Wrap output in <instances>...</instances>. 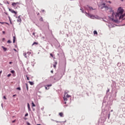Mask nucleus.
<instances>
[{
  "instance_id": "46",
  "label": "nucleus",
  "mask_w": 125,
  "mask_h": 125,
  "mask_svg": "<svg viewBox=\"0 0 125 125\" xmlns=\"http://www.w3.org/2000/svg\"><path fill=\"white\" fill-rule=\"evenodd\" d=\"M64 104H67V102H65L64 103Z\"/></svg>"
},
{
  "instance_id": "3",
  "label": "nucleus",
  "mask_w": 125,
  "mask_h": 125,
  "mask_svg": "<svg viewBox=\"0 0 125 125\" xmlns=\"http://www.w3.org/2000/svg\"><path fill=\"white\" fill-rule=\"evenodd\" d=\"M9 10L10 11V12H11L12 13H14L16 15V14H17V12H16L12 9L9 8Z\"/></svg>"
},
{
  "instance_id": "39",
  "label": "nucleus",
  "mask_w": 125,
  "mask_h": 125,
  "mask_svg": "<svg viewBox=\"0 0 125 125\" xmlns=\"http://www.w3.org/2000/svg\"><path fill=\"white\" fill-rule=\"evenodd\" d=\"M7 4H9V2L7 1Z\"/></svg>"
},
{
  "instance_id": "49",
  "label": "nucleus",
  "mask_w": 125,
  "mask_h": 125,
  "mask_svg": "<svg viewBox=\"0 0 125 125\" xmlns=\"http://www.w3.org/2000/svg\"><path fill=\"white\" fill-rule=\"evenodd\" d=\"M122 1H124V0H121Z\"/></svg>"
},
{
  "instance_id": "28",
  "label": "nucleus",
  "mask_w": 125,
  "mask_h": 125,
  "mask_svg": "<svg viewBox=\"0 0 125 125\" xmlns=\"http://www.w3.org/2000/svg\"><path fill=\"white\" fill-rule=\"evenodd\" d=\"M50 55L51 56V57H53V55L52 53H50Z\"/></svg>"
},
{
  "instance_id": "17",
  "label": "nucleus",
  "mask_w": 125,
  "mask_h": 125,
  "mask_svg": "<svg viewBox=\"0 0 125 125\" xmlns=\"http://www.w3.org/2000/svg\"><path fill=\"white\" fill-rule=\"evenodd\" d=\"M105 1L107 3H112V2H111V1H109V0L108 1L106 0Z\"/></svg>"
},
{
  "instance_id": "19",
  "label": "nucleus",
  "mask_w": 125,
  "mask_h": 125,
  "mask_svg": "<svg viewBox=\"0 0 125 125\" xmlns=\"http://www.w3.org/2000/svg\"><path fill=\"white\" fill-rule=\"evenodd\" d=\"M11 73L12 74H14V73H15V71H14V70H11Z\"/></svg>"
},
{
  "instance_id": "36",
  "label": "nucleus",
  "mask_w": 125,
  "mask_h": 125,
  "mask_svg": "<svg viewBox=\"0 0 125 125\" xmlns=\"http://www.w3.org/2000/svg\"><path fill=\"white\" fill-rule=\"evenodd\" d=\"M2 34H5V32L3 31H2Z\"/></svg>"
},
{
  "instance_id": "25",
  "label": "nucleus",
  "mask_w": 125,
  "mask_h": 125,
  "mask_svg": "<svg viewBox=\"0 0 125 125\" xmlns=\"http://www.w3.org/2000/svg\"><path fill=\"white\" fill-rule=\"evenodd\" d=\"M40 21H43L42 18H41V19H40Z\"/></svg>"
},
{
  "instance_id": "44",
  "label": "nucleus",
  "mask_w": 125,
  "mask_h": 125,
  "mask_svg": "<svg viewBox=\"0 0 125 125\" xmlns=\"http://www.w3.org/2000/svg\"><path fill=\"white\" fill-rule=\"evenodd\" d=\"M0 24H3V22H0Z\"/></svg>"
},
{
  "instance_id": "31",
  "label": "nucleus",
  "mask_w": 125,
  "mask_h": 125,
  "mask_svg": "<svg viewBox=\"0 0 125 125\" xmlns=\"http://www.w3.org/2000/svg\"><path fill=\"white\" fill-rule=\"evenodd\" d=\"M28 113H26L25 115V117H27L28 116Z\"/></svg>"
},
{
  "instance_id": "37",
  "label": "nucleus",
  "mask_w": 125,
  "mask_h": 125,
  "mask_svg": "<svg viewBox=\"0 0 125 125\" xmlns=\"http://www.w3.org/2000/svg\"><path fill=\"white\" fill-rule=\"evenodd\" d=\"M26 54H24L25 57H26V58H27V56H26Z\"/></svg>"
},
{
  "instance_id": "30",
  "label": "nucleus",
  "mask_w": 125,
  "mask_h": 125,
  "mask_svg": "<svg viewBox=\"0 0 125 125\" xmlns=\"http://www.w3.org/2000/svg\"><path fill=\"white\" fill-rule=\"evenodd\" d=\"M53 79V76H51L50 77V80H52Z\"/></svg>"
},
{
  "instance_id": "35",
  "label": "nucleus",
  "mask_w": 125,
  "mask_h": 125,
  "mask_svg": "<svg viewBox=\"0 0 125 125\" xmlns=\"http://www.w3.org/2000/svg\"><path fill=\"white\" fill-rule=\"evenodd\" d=\"M14 51H15L16 52H17V50L16 49H14Z\"/></svg>"
},
{
  "instance_id": "12",
  "label": "nucleus",
  "mask_w": 125,
  "mask_h": 125,
  "mask_svg": "<svg viewBox=\"0 0 125 125\" xmlns=\"http://www.w3.org/2000/svg\"><path fill=\"white\" fill-rule=\"evenodd\" d=\"M66 97H63L64 101H68V99Z\"/></svg>"
},
{
  "instance_id": "45",
  "label": "nucleus",
  "mask_w": 125,
  "mask_h": 125,
  "mask_svg": "<svg viewBox=\"0 0 125 125\" xmlns=\"http://www.w3.org/2000/svg\"><path fill=\"white\" fill-rule=\"evenodd\" d=\"M51 73H53V70H51Z\"/></svg>"
},
{
  "instance_id": "29",
  "label": "nucleus",
  "mask_w": 125,
  "mask_h": 125,
  "mask_svg": "<svg viewBox=\"0 0 125 125\" xmlns=\"http://www.w3.org/2000/svg\"><path fill=\"white\" fill-rule=\"evenodd\" d=\"M11 76V74H9L8 75H7V77H9Z\"/></svg>"
},
{
  "instance_id": "33",
  "label": "nucleus",
  "mask_w": 125,
  "mask_h": 125,
  "mask_svg": "<svg viewBox=\"0 0 125 125\" xmlns=\"http://www.w3.org/2000/svg\"><path fill=\"white\" fill-rule=\"evenodd\" d=\"M16 121V120H15L13 121L12 122V123H15Z\"/></svg>"
},
{
  "instance_id": "5",
  "label": "nucleus",
  "mask_w": 125,
  "mask_h": 125,
  "mask_svg": "<svg viewBox=\"0 0 125 125\" xmlns=\"http://www.w3.org/2000/svg\"><path fill=\"white\" fill-rule=\"evenodd\" d=\"M89 16L90 18H91V19H95V18H96L95 16H94V15H90Z\"/></svg>"
},
{
  "instance_id": "9",
  "label": "nucleus",
  "mask_w": 125,
  "mask_h": 125,
  "mask_svg": "<svg viewBox=\"0 0 125 125\" xmlns=\"http://www.w3.org/2000/svg\"><path fill=\"white\" fill-rule=\"evenodd\" d=\"M27 107L29 111H31V107H30V104L29 103L27 104Z\"/></svg>"
},
{
  "instance_id": "34",
  "label": "nucleus",
  "mask_w": 125,
  "mask_h": 125,
  "mask_svg": "<svg viewBox=\"0 0 125 125\" xmlns=\"http://www.w3.org/2000/svg\"><path fill=\"white\" fill-rule=\"evenodd\" d=\"M3 98H4V99L6 100V97H5V96H3Z\"/></svg>"
},
{
  "instance_id": "18",
  "label": "nucleus",
  "mask_w": 125,
  "mask_h": 125,
  "mask_svg": "<svg viewBox=\"0 0 125 125\" xmlns=\"http://www.w3.org/2000/svg\"><path fill=\"white\" fill-rule=\"evenodd\" d=\"M69 97H71V96H70V95H68V94H67V95H66V98H69Z\"/></svg>"
},
{
  "instance_id": "42",
  "label": "nucleus",
  "mask_w": 125,
  "mask_h": 125,
  "mask_svg": "<svg viewBox=\"0 0 125 125\" xmlns=\"http://www.w3.org/2000/svg\"><path fill=\"white\" fill-rule=\"evenodd\" d=\"M4 40H5V39L3 38V39H2V41L3 42V41H4Z\"/></svg>"
},
{
  "instance_id": "27",
  "label": "nucleus",
  "mask_w": 125,
  "mask_h": 125,
  "mask_svg": "<svg viewBox=\"0 0 125 125\" xmlns=\"http://www.w3.org/2000/svg\"><path fill=\"white\" fill-rule=\"evenodd\" d=\"M80 10H81V11H82L83 13V10L82 8H81Z\"/></svg>"
},
{
  "instance_id": "47",
  "label": "nucleus",
  "mask_w": 125,
  "mask_h": 125,
  "mask_svg": "<svg viewBox=\"0 0 125 125\" xmlns=\"http://www.w3.org/2000/svg\"><path fill=\"white\" fill-rule=\"evenodd\" d=\"M4 49H5V50H6V48H4Z\"/></svg>"
},
{
  "instance_id": "41",
  "label": "nucleus",
  "mask_w": 125,
  "mask_h": 125,
  "mask_svg": "<svg viewBox=\"0 0 125 125\" xmlns=\"http://www.w3.org/2000/svg\"><path fill=\"white\" fill-rule=\"evenodd\" d=\"M110 113L108 114V119H109V118H110Z\"/></svg>"
},
{
  "instance_id": "4",
  "label": "nucleus",
  "mask_w": 125,
  "mask_h": 125,
  "mask_svg": "<svg viewBox=\"0 0 125 125\" xmlns=\"http://www.w3.org/2000/svg\"><path fill=\"white\" fill-rule=\"evenodd\" d=\"M21 21H22V20L21 19V18L20 17V16H19L18 17L17 22H18V23H21Z\"/></svg>"
},
{
  "instance_id": "14",
  "label": "nucleus",
  "mask_w": 125,
  "mask_h": 125,
  "mask_svg": "<svg viewBox=\"0 0 125 125\" xmlns=\"http://www.w3.org/2000/svg\"><path fill=\"white\" fill-rule=\"evenodd\" d=\"M32 107H36V105L34 103V102H32Z\"/></svg>"
},
{
  "instance_id": "32",
  "label": "nucleus",
  "mask_w": 125,
  "mask_h": 125,
  "mask_svg": "<svg viewBox=\"0 0 125 125\" xmlns=\"http://www.w3.org/2000/svg\"><path fill=\"white\" fill-rule=\"evenodd\" d=\"M1 73H2V70H1L0 71V75H1Z\"/></svg>"
},
{
  "instance_id": "2",
  "label": "nucleus",
  "mask_w": 125,
  "mask_h": 125,
  "mask_svg": "<svg viewBox=\"0 0 125 125\" xmlns=\"http://www.w3.org/2000/svg\"><path fill=\"white\" fill-rule=\"evenodd\" d=\"M107 6L106 5V3H104L101 4V9H103V8H104V10H106V7H107Z\"/></svg>"
},
{
  "instance_id": "6",
  "label": "nucleus",
  "mask_w": 125,
  "mask_h": 125,
  "mask_svg": "<svg viewBox=\"0 0 125 125\" xmlns=\"http://www.w3.org/2000/svg\"><path fill=\"white\" fill-rule=\"evenodd\" d=\"M59 115L61 117H64V114L63 113V112H60V113H59Z\"/></svg>"
},
{
  "instance_id": "1",
  "label": "nucleus",
  "mask_w": 125,
  "mask_h": 125,
  "mask_svg": "<svg viewBox=\"0 0 125 125\" xmlns=\"http://www.w3.org/2000/svg\"><path fill=\"white\" fill-rule=\"evenodd\" d=\"M105 11L107 12V13H109V12H112L111 19L113 21L121 20V19H123V18H124V16L123 15V13H124V9L122 7H119L118 8L116 13L114 12V10H113V9L111 7H109L108 6L106 7Z\"/></svg>"
},
{
  "instance_id": "38",
  "label": "nucleus",
  "mask_w": 125,
  "mask_h": 125,
  "mask_svg": "<svg viewBox=\"0 0 125 125\" xmlns=\"http://www.w3.org/2000/svg\"><path fill=\"white\" fill-rule=\"evenodd\" d=\"M9 63V64H12V62H10Z\"/></svg>"
},
{
  "instance_id": "48",
  "label": "nucleus",
  "mask_w": 125,
  "mask_h": 125,
  "mask_svg": "<svg viewBox=\"0 0 125 125\" xmlns=\"http://www.w3.org/2000/svg\"><path fill=\"white\" fill-rule=\"evenodd\" d=\"M15 95H14L13 96L14 97V96H15Z\"/></svg>"
},
{
  "instance_id": "24",
  "label": "nucleus",
  "mask_w": 125,
  "mask_h": 125,
  "mask_svg": "<svg viewBox=\"0 0 125 125\" xmlns=\"http://www.w3.org/2000/svg\"><path fill=\"white\" fill-rule=\"evenodd\" d=\"M89 9L90 10H91V9L93 10V8H92L91 7H89Z\"/></svg>"
},
{
  "instance_id": "43",
  "label": "nucleus",
  "mask_w": 125,
  "mask_h": 125,
  "mask_svg": "<svg viewBox=\"0 0 125 125\" xmlns=\"http://www.w3.org/2000/svg\"><path fill=\"white\" fill-rule=\"evenodd\" d=\"M27 125H30L31 124H30V123H27Z\"/></svg>"
},
{
  "instance_id": "11",
  "label": "nucleus",
  "mask_w": 125,
  "mask_h": 125,
  "mask_svg": "<svg viewBox=\"0 0 125 125\" xmlns=\"http://www.w3.org/2000/svg\"><path fill=\"white\" fill-rule=\"evenodd\" d=\"M93 33H94V35H98L97 31H96V30L94 31Z\"/></svg>"
},
{
  "instance_id": "13",
  "label": "nucleus",
  "mask_w": 125,
  "mask_h": 125,
  "mask_svg": "<svg viewBox=\"0 0 125 125\" xmlns=\"http://www.w3.org/2000/svg\"><path fill=\"white\" fill-rule=\"evenodd\" d=\"M25 84L26 86L27 91H28L29 90V87L28 86V84L26 83Z\"/></svg>"
},
{
  "instance_id": "40",
  "label": "nucleus",
  "mask_w": 125,
  "mask_h": 125,
  "mask_svg": "<svg viewBox=\"0 0 125 125\" xmlns=\"http://www.w3.org/2000/svg\"><path fill=\"white\" fill-rule=\"evenodd\" d=\"M32 35H33V36H35V32H33V34H32Z\"/></svg>"
},
{
  "instance_id": "23",
  "label": "nucleus",
  "mask_w": 125,
  "mask_h": 125,
  "mask_svg": "<svg viewBox=\"0 0 125 125\" xmlns=\"http://www.w3.org/2000/svg\"><path fill=\"white\" fill-rule=\"evenodd\" d=\"M45 88L46 90L49 89V88H47V87H46V86H45Z\"/></svg>"
},
{
  "instance_id": "8",
  "label": "nucleus",
  "mask_w": 125,
  "mask_h": 125,
  "mask_svg": "<svg viewBox=\"0 0 125 125\" xmlns=\"http://www.w3.org/2000/svg\"><path fill=\"white\" fill-rule=\"evenodd\" d=\"M56 65H57V62H55L54 64H53V67L55 68V69L56 68Z\"/></svg>"
},
{
  "instance_id": "26",
  "label": "nucleus",
  "mask_w": 125,
  "mask_h": 125,
  "mask_svg": "<svg viewBox=\"0 0 125 125\" xmlns=\"http://www.w3.org/2000/svg\"><path fill=\"white\" fill-rule=\"evenodd\" d=\"M26 78L27 81H30V79L28 77V76H26Z\"/></svg>"
},
{
  "instance_id": "15",
  "label": "nucleus",
  "mask_w": 125,
  "mask_h": 125,
  "mask_svg": "<svg viewBox=\"0 0 125 125\" xmlns=\"http://www.w3.org/2000/svg\"><path fill=\"white\" fill-rule=\"evenodd\" d=\"M16 39V38H15V36L13 37V43L15 42Z\"/></svg>"
},
{
  "instance_id": "10",
  "label": "nucleus",
  "mask_w": 125,
  "mask_h": 125,
  "mask_svg": "<svg viewBox=\"0 0 125 125\" xmlns=\"http://www.w3.org/2000/svg\"><path fill=\"white\" fill-rule=\"evenodd\" d=\"M29 83H30V85H33V84H34V82H31V81H29Z\"/></svg>"
},
{
  "instance_id": "20",
  "label": "nucleus",
  "mask_w": 125,
  "mask_h": 125,
  "mask_svg": "<svg viewBox=\"0 0 125 125\" xmlns=\"http://www.w3.org/2000/svg\"><path fill=\"white\" fill-rule=\"evenodd\" d=\"M7 43H11V41L10 40H8V41H7Z\"/></svg>"
},
{
  "instance_id": "21",
  "label": "nucleus",
  "mask_w": 125,
  "mask_h": 125,
  "mask_svg": "<svg viewBox=\"0 0 125 125\" xmlns=\"http://www.w3.org/2000/svg\"><path fill=\"white\" fill-rule=\"evenodd\" d=\"M17 89H18V90H21V88H20V87H19L17 88Z\"/></svg>"
},
{
  "instance_id": "16",
  "label": "nucleus",
  "mask_w": 125,
  "mask_h": 125,
  "mask_svg": "<svg viewBox=\"0 0 125 125\" xmlns=\"http://www.w3.org/2000/svg\"><path fill=\"white\" fill-rule=\"evenodd\" d=\"M35 44H39V43L37 42H33V43L32 44V45H35Z\"/></svg>"
},
{
  "instance_id": "7",
  "label": "nucleus",
  "mask_w": 125,
  "mask_h": 125,
  "mask_svg": "<svg viewBox=\"0 0 125 125\" xmlns=\"http://www.w3.org/2000/svg\"><path fill=\"white\" fill-rule=\"evenodd\" d=\"M16 4H19V2H16V3H15V2H13V3H12V5L13 6H15V5H16Z\"/></svg>"
},
{
  "instance_id": "22",
  "label": "nucleus",
  "mask_w": 125,
  "mask_h": 125,
  "mask_svg": "<svg viewBox=\"0 0 125 125\" xmlns=\"http://www.w3.org/2000/svg\"><path fill=\"white\" fill-rule=\"evenodd\" d=\"M51 84H48V85H46V86H47L48 87H49V86H51Z\"/></svg>"
}]
</instances>
